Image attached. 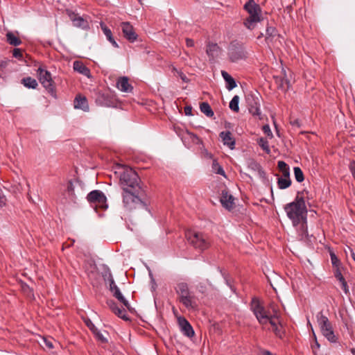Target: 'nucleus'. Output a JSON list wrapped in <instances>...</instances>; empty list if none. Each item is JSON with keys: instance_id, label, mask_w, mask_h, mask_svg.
<instances>
[{"instance_id": "c9c22d12", "label": "nucleus", "mask_w": 355, "mask_h": 355, "mask_svg": "<svg viewBox=\"0 0 355 355\" xmlns=\"http://www.w3.org/2000/svg\"><path fill=\"white\" fill-rule=\"evenodd\" d=\"M212 170L213 171L216 173V174H219V175H221L224 177H226L225 175V173L223 170V168H222V166L218 164V162H217L216 159H214L213 160V162H212Z\"/></svg>"}, {"instance_id": "b1692460", "label": "nucleus", "mask_w": 355, "mask_h": 355, "mask_svg": "<svg viewBox=\"0 0 355 355\" xmlns=\"http://www.w3.org/2000/svg\"><path fill=\"white\" fill-rule=\"evenodd\" d=\"M220 50L217 44L209 43L207 46L206 53L210 59L214 60L218 56Z\"/></svg>"}, {"instance_id": "864d4df0", "label": "nucleus", "mask_w": 355, "mask_h": 355, "mask_svg": "<svg viewBox=\"0 0 355 355\" xmlns=\"http://www.w3.org/2000/svg\"><path fill=\"white\" fill-rule=\"evenodd\" d=\"M180 78L182 80V81L187 83L189 82V79L186 76L185 74H184L182 72H178Z\"/></svg>"}, {"instance_id": "13d9d810", "label": "nucleus", "mask_w": 355, "mask_h": 355, "mask_svg": "<svg viewBox=\"0 0 355 355\" xmlns=\"http://www.w3.org/2000/svg\"><path fill=\"white\" fill-rule=\"evenodd\" d=\"M350 352H351V353L352 354V355H355V349H354V348H352V349H350Z\"/></svg>"}, {"instance_id": "dca6fc26", "label": "nucleus", "mask_w": 355, "mask_h": 355, "mask_svg": "<svg viewBox=\"0 0 355 355\" xmlns=\"http://www.w3.org/2000/svg\"><path fill=\"white\" fill-rule=\"evenodd\" d=\"M67 14L68 15L70 20L73 22V26L83 28L87 26V21L78 15V14H76L70 10H67Z\"/></svg>"}, {"instance_id": "9b49d317", "label": "nucleus", "mask_w": 355, "mask_h": 355, "mask_svg": "<svg viewBox=\"0 0 355 355\" xmlns=\"http://www.w3.org/2000/svg\"><path fill=\"white\" fill-rule=\"evenodd\" d=\"M87 200L91 204H94L97 207L105 210L107 208V198L105 194L100 190H94L87 194Z\"/></svg>"}, {"instance_id": "f8f14e48", "label": "nucleus", "mask_w": 355, "mask_h": 355, "mask_svg": "<svg viewBox=\"0 0 355 355\" xmlns=\"http://www.w3.org/2000/svg\"><path fill=\"white\" fill-rule=\"evenodd\" d=\"M270 307L273 311V318L268 322V324H270L272 327V329L274 331V333L279 338L282 337L283 332L282 331V328H279L278 327V324L280 323L279 321V309L276 307V306L271 303L270 304Z\"/></svg>"}, {"instance_id": "ddd939ff", "label": "nucleus", "mask_w": 355, "mask_h": 355, "mask_svg": "<svg viewBox=\"0 0 355 355\" xmlns=\"http://www.w3.org/2000/svg\"><path fill=\"white\" fill-rule=\"evenodd\" d=\"M123 36L130 42H135L137 38L133 26L129 22H122L121 24Z\"/></svg>"}, {"instance_id": "0eeeda50", "label": "nucleus", "mask_w": 355, "mask_h": 355, "mask_svg": "<svg viewBox=\"0 0 355 355\" xmlns=\"http://www.w3.org/2000/svg\"><path fill=\"white\" fill-rule=\"evenodd\" d=\"M227 56L230 62H237L247 59L248 53L242 42L234 40L230 43L227 47Z\"/></svg>"}, {"instance_id": "e433bc0d", "label": "nucleus", "mask_w": 355, "mask_h": 355, "mask_svg": "<svg viewBox=\"0 0 355 355\" xmlns=\"http://www.w3.org/2000/svg\"><path fill=\"white\" fill-rule=\"evenodd\" d=\"M239 96L236 95L232 98V99L230 102V105H229L230 108L232 111H234L235 112H238L239 111Z\"/></svg>"}, {"instance_id": "bf43d9fd", "label": "nucleus", "mask_w": 355, "mask_h": 355, "mask_svg": "<svg viewBox=\"0 0 355 355\" xmlns=\"http://www.w3.org/2000/svg\"><path fill=\"white\" fill-rule=\"evenodd\" d=\"M263 36V33H260V35L257 37V39H260Z\"/></svg>"}, {"instance_id": "1a4fd4ad", "label": "nucleus", "mask_w": 355, "mask_h": 355, "mask_svg": "<svg viewBox=\"0 0 355 355\" xmlns=\"http://www.w3.org/2000/svg\"><path fill=\"white\" fill-rule=\"evenodd\" d=\"M37 73L40 83L51 96H55V87L51 73L42 67L37 69Z\"/></svg>"}, {"instance_id": "6e6d98bb", "label": "nucleus", "mask_w": 355, "mask_h": 355, "mask_svg": "<svg viewBox=\"0 0 355 355\" xmlns=\"http://www.w3.org/2000/svg\"><path fill=\"white\" fill-rule=\"evenodd\" d=\"M263 355H274L272 354L271 352H270L269 351H264L263 352Z\"/></svg>"}, {"instance_id": "5701e85b", "label": "nucleus", "mask_w": 355, "mask_h": 355, "mask_svg": "<svg viewBox=\"0 0 355 355\" xmlns=\"http://www.w3.org/2000/svg\"><path fill=\"white\" fill-rule=\"evenodd\" d=\"M73 67L74 71L87 77L90 76V70L81 61H74Z\"/></svg>"}, {"instance_id": "f704fd0d", "label": "nucleus", "mask_w": 355, "mask_h": 355, "mask_svg": "<svg viewBox=\"0 0 355 355\" xmlns=\"http://www.w3.org/2000/svg\"><path fill=\"white\" fill-rule=\"evenodd\" d=\"M279 171L282 173L284 177H290V170L288 166L284 161H279L277 164Z\"/></svg>"}, {"instance_id": "20e7f679", "label": "nucleus", "mask_w": 355, "mask_h": 355, "mask_svg": "<svg viewBox=\"0 0 355 355\" xmlns=\"http://www.w3.org/2000/svg\"><path fill=\"white\" fill-rule=\"evenodd\" d=\"M243 8L249 14L244 21V26L249 30H253L256 24L262 20L261 8L254 0H248L244 5Z\"/></svg>"}, {"instance_id": "c03bdc74", "label": "nucleus", "mask_w": 355, "mask_h": 355, "mask_svg": "<svg viewBox=\"0 0 355 355\" xmlns=\"http://www.w3.org/2000/svg\"><path fill=\"white\" fill-rule=\"evenodd\" d=\"M7 199L3 194L2 190L0 189V207H2L6 205Z\"/></svg>"}, {"instance_id": "72a5a7b5", "label": "nucleus", "mask_w": 355, "mask_h": 355, "mask_svg": "<svg viewBox=\"0 0 355 355\" xmlns=\"http://www.w3.org/2000/svg\"><path fill=\"white\" fill-rule=\"evenodd\" d=\"M277 184L280 189H285L289 187L291 184L290 177L287 178L283 176V178H279L277 180Z\"/></svg>"}, {"instance_id": "cd10ccee", "label": "nucleus", "mask_w": 355, "mask_h": 355, "mask_svg": "<svg viewBox=\"0 0 355 355\" xmlns=\"http://www.w3.org/2000/svg\"><path fill=\"white\" fill-rule=\"evenodd\" d=\"M103 278L105 281L108 282L110 291H111V293L119 289L118 286L116 285L114 282L112 275L109 269H107V271H106L103 275Z\"/></svg>"}, {"instance_id": "2f4dec72", "label": "nucleus", "mask_w": 355, "mask_h": 355, "mask_svg": "<svg viewBox=\"0 0 355 355\" xmlns=\"http://www.w3.org/2000/svg\"><path fill=\"white\" fill-rule=\"evenodd\" d=\"M7 42L15 46H17L21 44V40L16 37L12 32L6 33Z\"/></svg>"}, {"instance_id": "2eb2a0df", "label": "nucleus", "mask_w": 355, "mask_h": 355, "mask_svg": "<svg viewBox=\"0 0 355 355\" xmlns=\"http://www.w3.org/2000/svg\"><path fill=\"white\" fill-rule=\"evenodd\" d=\"M220 201L223 206L228 210H230L234 207V198L226 189L222 191Z\"/></svg>"}, {"instance_id": "3c124183", "label": "nucleus", "mask_w": 355, "mask_h": 355, "mask_svg": "<svg viewBox=\"0 0 355 355\" xmlns=\"http://www.w3.org/2000/svg\"><path fill=\"white\" fill-rule=\"evenodd\" d=\"M184 111L187 116L192 115V107L191 106H186Z\"/></svg>"}, {"instance_id": "7c9ffc66", "label": "nucleus", "mask_w": 355, "mask_h": 355, "mask_svg": "<svg viewBox=\"0 0 355 355\" xmlns=\"http://www.w3.org/2000/svg\"><path fill=\"white\" fill-rule=\"evenodd\" d=\"M277 34V29L273 26H267L266 28V37L265 40L268 44L271 42Z\"/></svg>"}, {"instance_id": "f03ea898", "label": "nucleus", "mask_w": 355, "mask_h": 355, "mask_svg": "<svg viewBox=\"0 0 355 355\" xmlns=\"http://www.w3.org/2000/svg\"><path fill=\"white\" fill-rule=\"evenodd\" d=\"M309 199V191L304 189L297 193L293 202L286 204L284 210L287 216L292 220L294 226L297 227L302 221L307 219V208L305 199Z\"/></svg>"}, {"instance_id": "4c0bfd02", "label": "nucleus", "mask_w": 355, "mask_h": 355, "mask_svg": "<svg viewBox=\"0 0 355 355\" xmlns=\"http://www.w3.org/2000/svg\"><path fill=\"white\" fill-rule=\"evenodd\" d=\"M257 143L259 146L267 153L269 154L270 153V150L269 148L268 141L263 137H261L257 139Z\"/></svg>"}, {"instance_id": "aec40b11", "label": "nucleus", "mask_w": 355, "mask_h": 355, "mask_svg": "<svg viewBox=\"0 0 355 355\" xmlns=\"http://www.w3.org/2000/svg\"><path fill=\"white\" fill-rule=\"evenodd\" d=\"M298 225V236L299 239L305 242H310L309 235L308 234L307 228V219L305 221H302Z\"/></svg>"}, {"instance_id": "a19ab883", "label": "nucleus", "mask_w": 355, "mask_h": 355, "mask_svg": "<svg viewBox=\"0 0 355 355\" xmlns=\"http://www.w3.org/2000/svg\"><path fill=\"white\" fill-rule=\"evenodd\" d=\"M331 261L333 266L334 268L340 267L341 263L338 258L336 256L334 253H331Z\"/></svg>"}, {"instance_id": "412c9836", "label": "nucleus", "mask_w": 355, "mask_h": 355, "mask_svg": "<svg viewBox=\"0 0 355 355\" xmlns=\"http://www.w3.org/2000/svg\"><path fill=\"white\" fill-rule=\"evenodd\" d=\"M74 107L76 109H81L85 112L88 111L89 105L86 97L78 95L74 100Z\"/></svg>"}, {"instance_id": "6e6552de", "label": "nucleus", "mask_w": 355, "mask_h": 355, "mask_svg": "<svg viewBox=\"0 0 355 355\" xmlns=\"http://www.w3.org/2000/svg\"><path fill=\"white\" fill-rule=\"evenodd\" d=\"M317 322L322 335L331 343H336L337 337L334 334L332 325L328 318L320 311L316 315Z\"/></svg>"}, {"instance_id": "a18cd8bd", "label": "nucleus", "mask_w": 355, "mask_h": 355, "mask_svg": "<svg viewBox=\"0 0 355 355\" xmlns=\"http://www.w3.org/2000/svg\"><path fill=\"white\" fill-rule=\"evenodd\" d=\"M67 190L69 195H74V187L71 180L69 181Z\"/></svg>"}, {"instance_id": "423d86ee", "label": "nucleus", "mask_w": 355, "mask_h": 355, "mask_svg": "<svg viewBox=\"0 0 355 355\" xmlns=\"http://www.w3.org/2000/svg\"><path fill=\"white\" fill-rule=\"evenodd\" d=\"M185 237L190 245L194 248L203 251L210 245V241L207 235L193 230H187Z\"/></svg>"}, {"instance_id": "a878e982", "label": "nucleus", "mask_w": 355, "mask_h": 355, "mask_svg": "<svg viewBox=\"0 0 355 355\" xmlns=\"http://www.w3.org/2000/svg\"><path fill=\"white\" fill-rule=\"evenodd\" d=\"M248 168L254 171H257L258 173L259 176L261 178H266V173L263 171L261 166L259 163H257L256 161L253 159H250L248 162Z\"/></svg>"}, {"instance_id": "49530a36", "label": "nucleus", "mask_w": 355, "mask_h": 355, "mask_svg": "<svg viewBox=\"0 0 355 355\" xmlns=\"http://www.w3.org/2000/svg\"><path fill=\"white\" fill-rule=\"evenodd\" d=\"M12 55L16 58L21 59L23 56L21 50L19 49H15L12 52Z\"/></svg>"}, {"instance_id": "6ab92c4d", "label": "nucleus", "mask_w": 355, "mask_h": 355, "mask_svg": "<svg viewBox=\"0 0 355 355\" xmlns=\"http://www.w3.org/2000/svg\"><path fill=\"white\" fill-rule=\"evenodd\" d=\"M224 145L227 146L230 149L235 148V139L230 131L221 132L219 135Z\"/></svg>"}, {"instance_id": "bb28decb", "label": "nucleus", "mask_w": 355, "mask_h": 355, "mask_svg": "<svg viewBox=\"0 0 355 355\" xmlns=\"http://www.w3.org/2000/svg\"><path fill=\"white\" fill-rule=\"evenodd\" d=\"M101 28L103 33L106 36L107 40L110 43H112V44L114 47H116V48L119 47L117 43L116 42V41L114 40V37L112 36V33L111 30L104 23H101Z\"/></svg>"}, {"instance_id": "f3484780", "label": "nucleus", "mask_w": 355, "mask_h": 355, "mask_svg": "<svg viewBox=\"0 0 355 355\" xmlns=\"http://www.w3.org/2000/svg\"><path fill=\"white\" fill-rule=\"evenodd\" d=\"M107 304L109 308L112 310V311L116 314L118 317L121 318L123 320L128 321L129 320V318L126 315V311L124 309H120L116 303L110 300L107 302Z\"/></svg>"}, {"instance_id": "58836bf2", "label": "nucleus", "mask_w": 355, "mask_h": 355, "mask_svg": "<svg viewBox=\"0 0 355 355\" xmlns=\"http://www.w3.org/2000/svg\"><path fill=\"white\" fill-rule=\"evenodd\" d=\"M294 175L297 182H302L304 180V173L298 166L294 167Z\"/></svg>"}, {"instance_id": "c85d7f7f", "label": "nucleus", "mask_w": 355, "mask_h": 355, "mask_svg": "<svg viewBox=\"0 0 355 355\" xmlns=\"http://www.w3.org/2000/svg\"><path fill=\"white\" fill-rule=\"evenodd\" d=\"M21 83L28 89H36L38 86L37 80L30 76L22 78Z\"/></svg>"}, {"instance_id": "4d7b16f0", "label": "nucleus", "mask_w": 355, "mask_h": 355, "mask_svg": "<svg viewBox=\"0 0 355 355\" xmlns=\"http://www.w3.org/2000/svg\"><path fill=\"white\" fill-rule=\"evenodd\" d=\"M352 259L354 260L355 261V252H354L352 250Z\"/></svg>"}, {"instance_id": "79ce46f5", "label": "nucleus", "mask_w": 355, "mask_h": 355, "mask_svg": "<svg viewBox=\"0 0 355 355\" xmlns=\"http://www.w3.org/2000/svg\"><path fill=\"white\" fill-rule=\"evenodd\" d=\"M188 134L190 135V138L191 139L193 142H194L196 144L202 143L201 139L199 137H198L196 134L192 133V132H188Z\"/></svg>"}, {"instance_id": "9d476101", "label": "nucleus", "mask_w": 355, "mask_h": 355, "mask_svg": "<svg viewBox=\"0 0 355 355\" xmlns=\"http://www.w3.org/2000/svg\"><path fill=\"white\" fill-rule=\"evenodd\" d=\"M260 96L257 94L250 93L246 96V103L250 113L254 116L261 119V112L260 110Z\"/></svg>"}, {"instance_id": "603ef678", "label": "nucleus", "mask_w": 355, "mask_h": 355, "mask_svg": "<svg viewBox=\"0 0 355 355\" xmlns=\"http://www.w3.org/2000/svg\"><path fill=\"white\" fill-rule=\"evenodd\" d=\"M186 44L188 47H192L194 45V41L192 39L187 38Z\"/></svg>"}, {"instance_id": "de8ad7c7", "label": "nucleus", "mask_w": 355, "mask_h": 355, "mask_svg": "<svg viewBox=\"0 0 355 355\" xmlns=\"http://www.w3.org/2000/svg\"><path fill=\"white\" fill-rule=\"evenodd\" d=\"M43 340H44V343L46 347L48 349H51L53 348V342H52L51 339L44 338Z\"/></svg>"}, {"instance_id": "09e8293b", "label": "nucleus", "mask_w": 355, "mask_h": 355, "mask_svg": "<svg viewBox=\"0 0 355 355\" xmlns=\"http://www.w3.org/2000/svg\"><path fill=\"white\" fill-rule=\"evenodd\" d=\"M280 87L282 88H284L285 89H288L289 88V80L288 79L283 78L282 80Z\"/></svg>"}, {"instance_id": "c756f323", "label": "nucleus", "mask_w": 355, "mask_h": 355, "mask_svg": "<svg viewBox=\"0 0 355 355\" xmlns=\"http://www.w3.org/2000/svg\"><path fill=\"white\" fill-rule=\"evenodd\" d=\"M112 295L116 298L121 303H122L128 310H131L130 305L128 301L123 297L119 288L112 292Z\"/></svg>"}, {"instance_id": "39448f33", "label": "nucleus", "mask_w": 355, "mask_h": 355, "mask_svg": "<svg viewBox=\"0 0 355 355\" xmlns=\"http://www.w3.org/2000/svg\"><path fill=\"white\" fill-rule=\"evenodd\" d=\"M250 309L253 312L258 322L262 326H265L268 324L273 318V313H271L268 310L261 304L260 301L253 297L250 302Z\"/></svg>"}, {"instance_id": "473e14b6", "label": "nucleus", "mask_w": 355, "mask_h": 355, "mask_svg": "<svg viewBox=\"0 0 355 355\" xmlns=\"http://www.w3.org/2000/svg\"><path fill=\"white\" fill-rule=\"evenodd\" d=\"M200 111L208 117H212L214 114L211 106L207 102H202L200 105Z\"/></svg>"}, {"instance_id": "4be33fe9", "label": "nucleus", "mask_w": 355, "mask_h": 355, "mask_svg": "<svg viewBox=\"0 0 355 355\" xmlns=\"http://www.w3.org/2000/svg\"><path fill=\"white\" fill-rule=\"evenodd\" d=\"M116 87L124 92H130L132 89V87L129 84L127 77L120 78L116 83Z\"/></svg>"}, {"instance_id": "393cba45", "label": "nucleus", "mask_w": 355, "mask_h": 355, "mask_svg": "<svg viewBox=\"0 0 355 355\" xmlns=\"http://www.w3.org/2000/svg\"><path fill=\"white\" fill-rule=\"evenodd\" d=\"M221 75L226 83V88L230 91L235 88L237 85L235 80L225 71H221Z\"/></svg>"}, {"instance_id": "37998d69", "label": "nucleus", "mask_w": 355, "mask_h": 355, "mask_svg": "<svg viewBox=\"0 0 355 355\" xmlns=\"http://www.w3.org/2000/svg\"><path fill=\"white\" fill-rule=\"evenodd\" d=\"M262 130L264 134L267 135L270 137H272V133L271 132L269 125H264L262 128Z\"/></svg>"}, {"instance_id": "ea45409f", "label": "nucleus", "mask_w": 355, "mask_h": 355, "mask_svg": "<svg viewBox=\"0 0 355 355\" xmlns=\"http://www.w3.org/2000/svg\"><path fill=\"white\" fill-rule=\"evenodd\" d=\"M337 279L340 282V283L341 284V287H342V289L343 290V291L347 294L349 293V288H348V286H347V282L345 281V278L343 276L342 277H340L338 278H337Z\"/></svg>"}, {"instance_id": "f257e3e1", "label": "nucleus", "mask_w": 355, "mask_h": 355, "mask_svg": "<svg viewBox=\"0 0 355 355\" xmlns=\"http://www.w3.org/2000/svg\"><path fill=\"white\" fill-rule=\"evenodd\" d=\"M119 182L123 188V202L131 217L150 214L145 190L140 185L137 173L131 168L124 167L120 172Z\"/></svg>"}, {"instance_id": "7ed1b4c3", "label": "nucleus", "mask_w": 355, "mask_h": 355, "mask_svg": "<svg viewBox=\"0 0 355 355\" xmlns=\"http://www.w3.org/2000/svg\"><path fill=\"white\" fill-rule=\"evenodd\" d=\"M178 300L188 310H195L198 308L197 298L190 291L189 286L185 282L178 283L175 287Z\"/></svg>"}, {"instance_id": "8fccbe9b", "label": "nucleus", "mask_w": 355, "mask_h": 355, "mask_svg": "<svg viewBox=\"0 0 355 355\" xmlns=\"http://www.w3.org/2000/svg\"><path fill=\"white\" fill-rule=\"evenodd\" d=\"M334 276L336 279L343 276L340 267L335 268Z\"/></svg>"}, {"instance_id": "5fc2aeb1", "label": "nucleus", "mask_w": 355, "mask_h": 355, "mask_svg": "<svg viewBox=\"0 0 355 355\" xmlns=\"http://www.w3.org/2000/svg\"><path fill=\"white\" fill-rule=\"evenodd\" d=\"M291 123L293 125H296L298 127L300 126V121L297 119H295V120L291 121Z\"/></svg>"}, {"instance_id": "a211bd4d", "label": "nucleus", "mask_w": 355, "mask_h": 355, "mask_svg": "<svg viewBox=\"0 0 355 355\" xmlns=\"http://www.w3.org/2000/svg\"><path fill=\"white\" fill-rule=\"evenodd\" d=\"M85 324L95 335L96 338L101 341L102 343H107V338L103 335V334L95 327L90 319L87 318L85 320Z\"/></svg>"}, {"instance_id": "4468645a", "label": "nucleus", "mask_w": 355, "mask_h": 355, "mask_svg": "<svg viewBox=\"0 0 355 355\" xmlns=\"http://www.w3.org/2000/svg\"><path fill=\"white\" fill-rule=\"evenodd\" d=\"M178 322L180 331L184 336L189 338H191L194 336L195 333L193 327L185 318L179 317Z\"/></svg>"}]
</instances>
